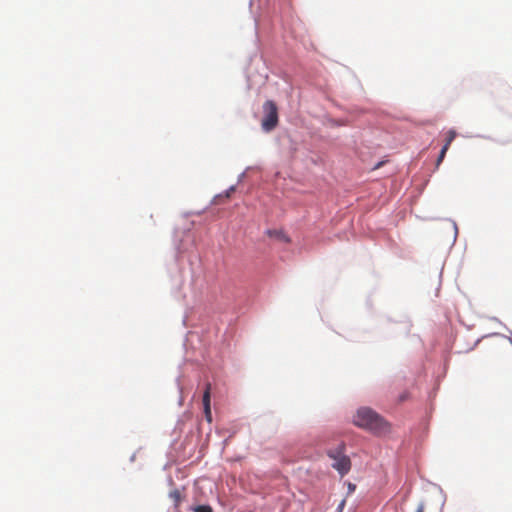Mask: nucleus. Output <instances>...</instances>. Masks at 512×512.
<instances>
[{"label": "nucleus", "mask_w": 512, "mask_h": 512, "mask_svg": "<svg viewBox=\"0 0 512 512\" xmlns=\"http://www.w3.org/2000/svg\"><path fill=\"white\" fill-rule=\"evenodd\" d=\"M383 162H378L374 167L373 169H378L381 165H382Z\"/></svg>", "instance_id": "412c9836"}, {"label": "nucleus", "mask_w": 512, "mask_h": 512, "mask_svg": "<svg viewBox=\"0 0 512 512\" xmlns=\"http://www.w3.org/2000/svg\"><path fill=\"white\" fill-rule=\"evenodd\" d=\"M169 497L174 500V508H175V510H177L179 507V503L181 501L180 491L178 489H174L173 491H171L169 493Z\"/></svg>", "instance_id": "0eeeda50"}, {"label": "nucleus", "mask_w": 512, "mask_h": 512, "mask_svg": "<svg viewBox=\"0 0 512 512\" xmlns=\"http://www.w3.org/2000/svg\"><path fill=\"white\" fill-rule=\"evenodd\" d=\"M424 511V503H419L416 512H423Z\"/></svg>", "instance_id": "dca6fc26"}, {"label": "nucleus", "mask_w": 512, "mask_h": 512, "mask_svg": "<svg viewBox=\"0 0 512 512\" xmlns=\"http://www.w3.org/2000/svg\"><path fill=\"white\" fill-rule=\"evenodd\" d=\"M173 286L181 292V297L186 299L190 296L196 299L206 286L204 270L198 256L189 259L188 270H180L177 275L172 276Z\"/></svg>", "instance_id": "f257e3e1"}, {"label": "nucleus", "mask_w": 512, "mask_h": 512, "mask_svg": "<svg viewBox=\"0 0 512 512\" xmlns=\"http://www.w3.org/2000/svg\"><path fill=\"white\" fill-rule=\"evenodd\" d=\"M202 403H203V410H204L205 418H206L207 422L210 423V422H212V413H211V384L210 383H208L206 385L205 391L203 393Z\"/></svg>", "instance_id": "39448f33"}, {"label": "nucleus", "mask_w": 512, "mask_h": 512, "mask_svg": "<svg viewBox=\"0 0 512 512\" xmlns=\"http://www.w3.org/2000/svg\"><path fill=\"white\" fill-rule=\"evenodd\" d=\"M185 237L189 240L191 239L190 231L185 232Z\"/></svg>", "instance_id": "6ab92c4d"}, {"label": "nucleus", "mask_w": 512, "mask_h": 512, "mask_svg": "<svg viewBox=\"0 0 512 512\" xmlns=\"http://www.w3.org/2000/svg\"><path fill=\"white\" fill-rule=\"evenodd\" d=\"M193 512H213L210 505H196L190 508Z\"/></svg>", "instance_id": "1a4fd4ad"}, {"label": "nucleus", "mask_w": 512, "mask_h": 512, "mask_svg": "<svg viewBox=\"0 0 512 512\" xmlns=\"http://www.w3.org/2000/svg\"><path fill=\"white\" fill-rule=\"evenodd\" d=\"M176 381H177L179 390L182 391V388L180 386V377L179 376L176 378Z\"/></svg>", "instance_id": "a211bd4d"}, {"label": "nucleus", "mask_w": 512, "mask_h": 512, "mask_svg": "<svg viewBox=\"0 0 512 512\" xmlns=\"http://www.w3.org/2000/svg\"><path fill=\"white\" fill-rule=\"evenodd\" d=\"M352 422L355 426L379 434L388 431L387 421L370 407H360L353 415Z\"/></svg>", "instance_id": "f03ea898"}, {"label": "nucleus", "mask_w": 512, "mask_h": 512, "mask_svg": "<svg viewBox=\"0 0 512 512\" xmlns=\"http://www.w3.org/2000/svg\"><path fill=\"white\" fill-rule=\"evenodd\" d=\"M344 503H345V502H344V500H343V501L339 504L338 509H342V508H343V506H344Z\"/></svg>", "instance_id": "4be33fe9"}, {"label": "nucleus", "mask_w": 512, "mask_h": 512, "mask_svg": "<svg viewBox=\"0 0 512 512\" xmlns=\"http://www.w3.org/2000/svg\"><path fill=\"white\" fill-rule=\"evenodd\" d=\"M488 336H500V334L499 333H491Z\"/></svg>", "instance_id": "b1692460"}, {"label": "nucleus", "mask_w": 512, "mask_h": 512, "mask_svg": "<svg viewBox=\"0 0 512 512\" xmlns=\"http://www.w3.org/2000/svg\"><path fill=\"white\" fill-rule=\"evenodd\" d=\"M262 108L261 129L264 133H270L277 127L279 122L278 108L272 100L265 101Z\"/></svg>", "instance_id": "20e7f679"}, {"label": "nucleus", "mask_w": 512, "mask_h": 512, "mask_svg": "<svg viewBox=\"0 0 512 512\" xmlns=\"http://www.w3.org/2000/svg\"><path fill=\"white\" fill-rule=\"evenodd\" d=\"M449 147H447V145H443V147L441 148L440 152H439V155L437 157V160H436V166L438 167L440 165V163L443 161L445 155H446V152L448 150Z\"/></svg>", "instance_id": "9b49d317"}, {"label": "nucleus", "mask_w": 512, "mask_h": 512, "mask_svg": "<svg viewBox=\"0 0 512 512\" xmlns=\"http://www.w3.org/2000/svg\"><path fill=\"white\" fill-rule=\"evenodd\" d=\"M327 456L333 460L331 466L340 476L346 475L351 469V460L345 455V444L340 443L327 451Z\"/></svg>", "instance_id": "7ed1b4c3"}, {"label": "nucleus", "mask_w": 512, "mask_h": 512, "mask_svg": "<svg viewBox=\"0 0 512 512\" xmlns=\"http://www.w3.org/2000/svg\"><path fill=\"white\" fill-rule=\"evenodd\" d=\"M477 137H481V138H485V139H490L489 136H484V135H477Z\"/></svg>", "instance_id": "5701e85b"}, {"label": "nucleus", "mask_w": 512, "mask_h": 512, "mask_svg": "<svg viewBox=\"0 0 512 512\" xmlns=\"http://www.w3.org/2000/svg\"><path fill=\"white\" fill-rule=\"evenodd\" d=\"M490 320L492 321H495L497 323H499L501 326H503L510 334H512V331L505 325L503 324L497 317L493 316V317H490L489 318Z\"/></svg>", "instance_id": "ddd939ff"}, {"label": "nucleus", "mask_w": 512, "mask_h": 512, "mask_svg": "<svg viewBox=\"0 0 512 512\" xmlns=\"http://www.w3.org/2000/svg\"><path fill=\"white\" fill-rule=\"evenodd\" d=\"M135 458H136V453H133L130 457V462H133L135 461Z\"/></svg>", "instance_id": "aec40b11"}, {"label": "nucleus", "mask_w": 512, "mask_h": 512, "mask_svg": "<svg viewBox=\"0 0 512 512\" xmlns=\"http://www.w3.org/2000/svg\"><path fill=\"white\" fill-rule=\"evenodd\" d=\"M265 234L269 237H273L279 241H282L284 243H290L291 238L283 231V230H277V229H267L265 231Z\"/></svg>", "instance_id": "423d86ee"}, {"label": "nucleus", "mask_w": 512, "mask_h": 512, "mask_svg": "<svg viewBox=\"0 0 512 512\" xmlns=\"http://www.w3.org/2000/svg\"><path fill=\"white\" fill-rule=\"evenodd\" d=\"M355 488H356V486H355L354 484H352V483H349V484H348V489H349V491H350V492H351V491H354V490H355Z\"/></svg>", "instance_id": "f3484780"}, {"label": "nucleus", "mask_w": 512, "mask_h": 512, "mask_svg": "<svg viewBox=\"0 0 512 512\" xmlns=\"http://www.w3.org/2000/svg\"><path fill=\"white\" fill-rule=\"evenodd\" d=\"M456 136H457V132L454 129H450L447 132L446 142L444 145H447V147H449L450 144L452 143V141L456 138Z\"/></svg>", "instance_id": "9d476101"}, {"label": "nucleus", "mask_w": 512, "mask_h": 512, "mask_svg": "<svg viewBox=\"0 0 512 512\" xmlns=\"http://www.w3.org/2000/svg\"><path fill=\"white\" fill-rule=\"evenodd\" d=\"M250 167H247L245 171L241 172L239 175H238V178H237V183H240L244 180L245 176H246V171L249 170Z\"/></svg>", "instance_id": "4468645a"}, {"label": "nucleus", "mask_w": 512, "mask_h": 512, "mask_svg": "<svg viewBox=\"0 0 512 512\" xmlns=\"http://www.w3.org/2000/svg\"><path fill=\"white\" fill-rule=\"evenodd\" d=\"M175 249H176V251H177V253H178V254H180V253L184 252V250H185V249L182 247L181 242H180V243H177L176 241H175Z\"/></svg>", "instance_id": "2eb2a0df"}, {"label": "nucleus", "mask_w": 512, "mask_h": 512, "mask_svg": "<svg viewBox=\"0 0 512 512\" xmlns=\"http://www.w3.org/2000/svg\"><path fill=\"white\" fill-rule=\"evenodd\" d=\"M235 189H236V185H231V186H230L228 189H226L223 193L216 195V196L213 198L212 203H215V202H216V200H217L218 198H220V197H223V196H224V197H226V198L230 197L231 193H232V192H234V191H235Z\"/></svg>", "instance_id": "6e6552de"}, {"label": "nucleus", "mask_w": 512, "mask_h": 512, "mask_svg": "<svg viewBox=\"0 0 512 512\" xmlns=\"http://www.w3.org/2000/svg\"><path fill=\"white\" fill-rule=\"evenodd\" d=\"M452 224V227H453V231H454V234H453V243H455L456 239H457V235H458V228H457V224L454 220H449Z\"/></svg>", "instance_id": "f8f14e48"}, {"label": "nucleus", "mask_w": 512, "mask_h": 512, "mask_svg": "<svg viewBox=\"0 0 512 512\" xmlns=\"http://www.w3.org/2000/svg\"><path fill=\"white\" fill-rule=\"evenodd\" d=\"M507 339L509 340V342L512 344V338L510 336H507Z\"/></svg>", "instance_id": "393cba45"}]
</instances>
